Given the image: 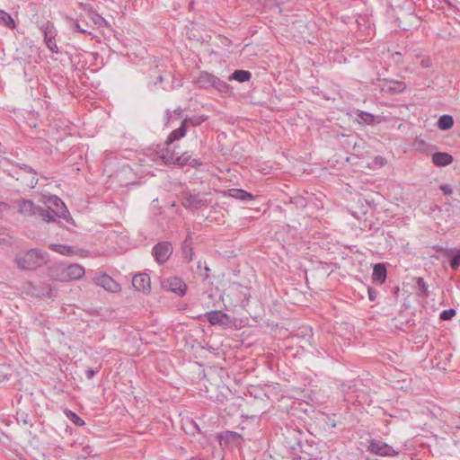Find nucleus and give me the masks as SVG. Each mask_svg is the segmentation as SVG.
<instances>
[{
  "mask_svg": "<svg viewBox=\"0 0 460 460\" xmlns=\"http://www.w3.org/2000/svg\"><path fill=\"white\" fill-rule=\"evenodd\" d=\"M44 254L40 249H31L23 255H17L14 261L17 267L22 270H33L44 261Z\"/></svg>",
  "mask_w": 460,
  "mask_h": 460,
  "instance_id": "1",
  "label": "nucleus"
},
{
  "mask_svg": "<svg viewBox=\"0 0 460 460\" xmlns=\"http://www.w3.org/2000/svg\"><path fill=\"white\" fill-rule=\"evenodd\" d=\"M18 212L24 217H39L43 221L49 223L53 220L51 211L43 207L36 206L31 199H21L18 201Z\"/></svg>",
  "mask_w": 460,
  "mask_h": 460,
  "instance_id": "2",
  "label": "nucleus"
},
{
  "mask_svg": "<svg viewBox=\"0 0 460 460\" xmlns=\"http://www.w3.org/2000/svg\"><path fill=\"white\" fill-rule=\"evenodd\" d=\"M48 203L49 205L44 208L51 211L53 214V220L51 222H56V217H59L65 219L67 223L74 224V220L61 199L57 196H51L49 198Z\"/></svg>",
  "mask_w": 460,
  "mask_h": 460,
  "instance_id": "3",
  "label": "nucleus"
},
{
  "mask_svg": "<svg viewBox=\"0 0 460 460\" xmlns=\"http://www.w3.org/2000/svg\"><path fill=\"white\" fill-rule=\"evenodd\" d=\"M367 451L379 456H397L399 455V452L392 446L374 438L368 440Z\"/></svg>",
  "mask_w": 460,
  "mask_h": 460,
  "instance_id": "4",
  "label": "nucleus"
},
{
  "mask_svg": "<svg viewBox=\"0 0 460 460\" xmlns=\"http://www.w3.org/2000/svg\"><path fill=\"white\" fill-rule=\"evenodd\" d=\"M172 253V245L170 242L164 241L156 243L152 249V255L159 264L165 263Z\"/></svg>",
  "mask_w": 460,
  "mask_h": 460,
  "instance_id": "5",
  "label": "nucleus"
},
{
  "mask_svg": "<svg viewBox=\"0 0 460 460\" xmlns=\"http://www.w3.org/2000/svg\"><path fill=\"white\" fill-rule=\"evenodd\" d=\"M162 288L167 291L173 292L180 296L186 294L187 285L178 277H170L161 282Z\"/></svg>",
  "mask_w": 460,
  "mask_h": 460,
  "instance_id": "6",
  "label": "nucleus"
},
{
  "mask_svg": "<svg viewBox=\"0 0 460 460\" xmlns=\"http://www.w3.org/2000/svg\"><path fill=\"white\" fill-rule=\"evenodd\" d=\"M217 440L221 447H238L243 440V436L234 431H223L217 434Z\"/></svg>",
  "mask_w": 460,
  "mask_h": 460,
  "instance_id": "7",
  "label": "nucleus"
},
{
  "mask_svg": "<svg viewBox=\"0 0 460 460\" xmlns=\"http://www.w3.org/2000/svg\"><path fill=\"white\" fill-rule=\"evenodd\" d=\"M206 319L211 325L228 327L231 324L230 316L222 311H210L205 314Z\"/></svg>",
  "mask_w": 460,
  "mask_h": 460,
  "instance_id": "8",
  "label": "nucleus"
},
{
  "mask_svg": "<svg viewBox=\"0 0 460 460\" xmlns=\"http://www.w3.org/2000/svg\"><path fill=\"white\" fill-rule=\"evenodd\" d=\"M165 146L160 148L156 151L158 157L165 164H175L176 156H178L179 152H176L175 146L164 144Z\"/></svg>",
  "mask_w": 460,
  "mask_h": 460,
  "instance_id": "9",
  "label": "nucleus"
},
{
  "mask_svg": "<svg viewBox=\"0 0 460 460\" xmlns=\"http://www.w3.org/2000/svg\"><path fill=\"white\" fill-rule=\"evenodd\" d=\"M94 280L98 286L103 288L109 292L116 293L121 289L120 285L107 274L98 276Z\"/></svg>",
  "mask_w": 460,
  "mask_h": 460,
  "instance_id": "10",
  "label": "nucleus"
},
{
  "mask_svg": "<svg viewBox=\"0 0 460 460\" xmlns=\"http://www.w3.org/2000/svg\"><path fill=\"white\" fill-rule=\"evenodd\" d=\"M132 285L136 290L146 293L151 289V279L146 273H137L132 279Z\"/></svg>",
  "mask_w": 460,
  "mask_h": 460,
  "instance_id": "11",
  "label": "nucleus"
},
{
  "mask_svg": "<svg viewBox=\"0 0 460 460\" xmlns=\"http://www.w3.org/2000/svg\"><path fill=\"white\" fill-rule=\"evenodd\" d=\"M380 86L382 91L390 93H400L406 89V84L404 82L392 79H383Z\"/></svg>",
  "mask_w": 460,
  "mask_h": 460,
  "instance_id": "12",
  "label": "nucleus"
},
{
  "mask_svg": "<svg viewBox=\"0 0 460 460\" xmlns=\"http://www.w3.org/2000/svg\"><path fill=\"white\" fill-rule=\"evenodd\" d=\"M43 33L44 40L48 49L52 53H58V49L55 40L56 32L54 30V26L52 24L48 23L43 29Z\"/></svg>",
  "mask_w": 460,
  "mask_h": 460,
  "instance_id": "13",
  "label": "nucleus"
},
{
  "mask_svg": "<svg viewBox=\"0 0 460 460\" xmlns=\"http://www.w3.org/2000/svg\"><path fill=\"white\" fill-rule=\"evenodd\" d=\"M183 204L185 207L194 209H199L202 207L208 206L207 200L200 194L191 193H188L185 195Z\"/></svg>",
  "mask_w": 460,
  "mask_h": 460,
  "instance_id": "14",
  "label": "nucleus"
},
{
  "mask_svg": "<svg viewBox=\"0 0 460 460\" xmlns=\"http://www.w3.org/2000/svg\"><path fill=\"white\" fill-rule=\"evenodd\" d=\"M66 280L79 279L84 275V269L79 264H70L64 269Z\"/></svg>",
  "mask_w": 460,
  "mask_h": 460,
  "instance_id": "15",
  "label": "nucleus"
},
{
  "mask_svg": "<svg viewBox=\"0 0 460 460\" xmlns=\"http://www.w3.org/2000/svg\"><path fill=\"white\" fill-rule=\"evenodd\" d=\"M387 276V270L383 263H376L373 268L372 280L376 284L385 283Z\"/></svg>",
  "mask_w": 460,
  "mask_h": 460,
  "instance_id": "16",
  "label": "nucleus"
},
{
  "mask_svg": "<svg viewBox=\"0 0 460 460\" xmlns=\"http://www.w3.org/2000/svg\"><path fill=\"white\" fill-rule=\"evenodd\" d=\"M225 194L242 201H249L254 199L252 193L242 189H230Z\"/></svg>",
  "mask_w": 460,
  "mask_h": 460,
  "instance_id": "17",
  "label": "nucleus"
},
{
  "mask_svg": "<svg viewBox=\"0 0 460 460\" xmlns=\"http://www.w3.org/2000/svg\"><path fill=\"white\" fill-rule=\"evenodd\" d=\"M187 129H188V128L186 127L185 122L181 121V126L178 128L172 130L169 134V136L166 139V144L173 145V143L176 140H180L181 138L184 137L187 133Z\"/></svg>",
  "mask_w": 460,
  "mask_h": 460,
  "instance_id": "18",
  "label": "nucleus"
},
{
  "mask_svg": "<svg viewBox=\"0 0 460 460\" xmlns=\"http://www.w3.org/2000/svg\"><path fill=\"white\" fill-rule=\"evenodd\" d=\"M432 162L437 166H447L453 162V157L448 153L436 152L432 155Z\"/></svg>",
  "mask_w": 460,
  "mask_h": 460,
  "instance_id": "19",
  "label": "nucleus"
},
{
  "mask_svg": "<svg viewBox=\"0 0 460 460\" xmlns=\"http://www.w3.org/2000/svg\"><path fill=\"white\" fill-rule=\"evenodd\" d=\"M216 75L208 73V72H201L196 80V84L200 88H210L213 87V79H215Z\"/></svg>",
  "mask_w": 460,
  "mask_h": 460,
  "instance_id": "20",
  "label": "nucleus"
},
{
  "mask_svg": "<svg viewBox=\"0 0 460 460\" xmlns=\"http://www.w3.org/2000/svg\"><path fill=\"white\" fill-rule=\"evenodd\" d=\"M252 78V74L248 70L237 69L234 70L228 77L229 81H238L240 83H244L250 81Z\"/></svg>",
  "mask_w": 460,
  "mask_h": 460,
  "instance_id": "21",
  "label": "nucleus"
},
{
  "mask_svg": "<svg viewBox=\"0 0 460 460\" xmlns=\"http://www.w3.org/2000/svg\"><path fill=\"white\" fill-rule=\"evenodd\" d=\"M213 82L214 84L212 88L216 89L218 93L225 95H231L233 93L232 86L219 79L217 76L213 79Z\"/></svg>",
  "mask_w": 460,
  "mask_h": 460,
  "instance_id": "22",
  "label": "nucleus"
},
{
  "mask_svg": "<svg viewBox=\"0 0 460 460\" xmlns=\"http://www.w3.org/2000/svg\"><path fill=\"white\" fill-rule=\"evenodd\" d=\"M437 125L441 130L450 129L454 126V119L448 114L442 115L439 117Z\"/></svg>",
  "mask_w": 460,
  "mask_h": 460,
  "instance_id": "23",
  "label": "nucleus"
},
{
  "mask_svg": "<svg viewBox=\"0 0 460 460\" xmlns=\"http://www.w3.org/2000/svg\"><path fill=\"white\" fill-rule=\"evenodd\" d=\"M190 243H191V238L190 235H188L182 243L183 257L188 262L192 261L193 255H194V252H193L192 247L190 246Z\"/></svg>",
  "mask_w": 460,
  "mask_h": 460,
  "instance_id": "24",
  "label": "nucleus"
},
{
  "mask_svg": "<svg viewBox=\"0 0 460 460\" xmlns=\"http://www.w3.org/2000/svg\"><path fill=\"white\" fill-rule=\"evenodd\" d=\"M49 249L63 255L73 253V247L68 245L51 243L49 244Z\"/></svg>",
  "mask_w": 460,
  "mask_h": 460,
  "instance_id": "25",
  "label": "nucleus"
},
{
  "mask_svg": "<svg viewBox=\"0 0 460 460\" xmlns=\"http://www.w3.org/2000/svg\"><path fill=\"white\" fill-rule=\"evenodd\" d=\"M416 288H417V294L418 296L421 297L428 296V286L426 282L424 281L423 278H417L416 279Z\"/></svg>",
  "mask_w": 460,
  "mask_h": 460,
  "instance_id": "26",
  "label": "nucleus"
},
{
  "mask_svg": "<svg viewBox=\"0 0 460 460\" xmlns=\"http://www.w3.org/2000/svg\"><path fill=\"white\" fill-rule=\"evenodd\" d=\"M358 119H360V122L367 125H373L375 123V116L367 111H358Z\"/></svg>",
  "mask_w": 460,
  "mask_h": 460,
  "instance_id": "27",
  "label": "nucleus"
},
{
  "mask_svg": "<svg viewBox=\"0 0 460 460\" xmlns=\"http://www.w3.org/2000/svg\"><path fill=\"white\" fill-rule=\"evenodd\" d=\"M0 22L8 28H13L15 26L14 20L8 13L4 10H0Z\"/></svg>",
  "mask_w": 460,
  "mask_h": 460,
  "instance_id": "28",
  "label": "nucleus"
},
{
  "mask_svg": "<svg viewBox=\"0 0 460 460\" xmlns=\"http://www.w3.org/2000/svg\"><path fill=\"white\" fill-rule=\"evenodd\" d=\"M450 260V267L456 270L460 267V249L456 252L452 249V255L448 258Z\"/></svg>",
  "mask_w": 460,
  "mask_h": 460,
  "instance_id": "29",
  "label": "nucleus"
},
{
  "mask_svg": "<svg viewBox=\"0 0 460 460\" xmlns=\"http://www.w3.org/2000/svg\"><path fill=\"white\" fill-rule=\"evenodd\" d=\"M207 117H193V118H185L182 121L185 122L186 127L188 128L189 125H191L192 127H198L202 122L207 120Z\"/></svg>",
  "mask_w": 460,
  "mask_h": 460,
  "instance_id": "30",
  "label": "nucleus"
},
{
  "mask_svg": "<svg viewBox=\"0 0 460 460\" xmlns=\"http://www.w3.org/2000/svg\"><path fill=\"white\" fill-rule=\"evenodd\" d=\"M66 414L67 418L75 425L78 427L84 425V420L81 419L76 413H75L72 411H66Z\"/></svg>",
  "mask_w": 460,
  "mask_h": 460,
  "instance_id": "31",
  "label": "nucleus"
},
{
  "mask_svg": "<svg viewBox=\"0 0 460 460\" xmlns=\"http://www.w3.org/2000/svg\"><path fill=\"white\" fill-rule=\"evenodd\" d=\"M191 155H190L188 153H184L182 155H178L176 156L175 164L181 166L188 165L189 161L190 160Z\"/></svg>",
  "mask_w": 460,
  "mask_h": 460,
  "instance_id": "32",
  "label": "nucleus"
},
{
  "mask_svg": "<svg viewBox=\"0 0 460 460\" xmlns=\"http://www.w3.org/2000/svg\"><path fill=\"white\" fill-rule=\"evenodd\" d=\"M456 314V311L453 308L443 310L440 314V319L443 321H449L451 320Z\"/></svg>",
  "mask_w": 460,
  "mask_h": 460,
  "instance_id": "33",
  "label": "nucleus"
},
{
  "mask_svg": "<svg viewBox=\"0 0 460 460\" xmlns=\"http://www.w3.org/2000/svg\"><path fill=\"white\" fill-rule=\"evenodd\" d=\"M434 249L438 252H440L443 256H445L446 258H449V256L452 255V249H449V248H444L442 246H438V245H436L434 246Z\"/></svg>",
  "mask_w": 460,
  "mask_h": 460,
  "instance_id": "34",
  "label": "nucleus"
},
{
  "mask_svg": "<svg viewBox=\"0 0 460 460\" xmlns=\"http://www.w3.org/2000/svg\"><path fill=\"white\" fill-rule=\"evenodd\" d=\"M91 17H92L93 22L99 26L102 25V23L105 22V20L95 12L92 13Z\"/></svg>",
  "mask_w": 460,
  "mask_h": 460,
  "instance_id": "35",
  "label": "nucleus"
},
{
  "mask_svg": "<svg viewBox=\"0 0 460 460\" xmlns=\"http://www.w3.org/2000/svg\"><path fill=\"white\" fill-rule=\"evenodd\" d=\"M100 370V367H98L96 370L91 368V367H88L86 370H85V376L87 379H93V376L99 372Z\"/></svg>",
  "mask_w": 460,
  "mask_h": 460,
  "instance_id": "36",
  "label": "nucleus"
},
{
  "mask_svg": "<svg viewBox=\"0 0 460 460\" xmlns=\"http://www.w3.org/2000/svg\"><path fill=\"white\" fill-rule=\"evenodd\" d=\"M367 293L369 300L372 302L376 301V299L377 298L378 292L372 288H368Z\"/></svg>",
  "mask_w": 460,
  "mask_h": 460,
  "instance_id": "37",
  "label": "nucleus"
},
{
  "mask_svg": "<svg viewBox=\"0 0 460 460\" xmlns=\"http://www.w3.org/2000/svg\"><path fill=\"white\" fill-rule=\"evenodd\" d=\"M440 190L445 195H451L453 193V189L449 184L441 185Z\"/></svg>",
  "mask_w": 460,
  "mask_h": 460,
  "instance_id": "38",
  "label": "nucleus"
},
{
  "mask_svg": "<svg viewBox=\"0 0 460 460\" xmlns=\"http://www.w3.org/2000/svg\"><path fill=\"white\" fill-rule=\"evenodd\" d=\"M202 163L199 159L192 158L190 157V160L189 161L188 165L191 166L192 168H199Z\"/></svg>",
  "mask_w": 460,
  "mask_h": 460,
  "instance_id": "39",
  "label": "nucleus"
},
{
  "mask_svg": "<svg viewBox=\"0 0 460 460\" xmlns=\"http://www.w3.org/2000/svg\"><path fill=\"white\" fill-rule=\"evenodd\" d=\"M10 208V205L4 201H0V219L3 217V212L4 210H8Z\"/></svg>",
  "mask_w": 460,
  "mask_h": 460,
  "instance_id": "40",
  "label": "nucleus"
},
{
  "mask_svg": "<svg viewBox=\"0 0 460 460\" xmlns=\"http://www.w3.org/2000/svg\"><path fill=\"white\" fill-rule=\"evenodd\" d=\"M74 28H75V30H76L79 32H82V33L87 32V30L85 28L82 27V25L78 22H75L74 23Z\"/></svg>",
  "mask_w": 460,
  "mask_h": 460,
  "instance_id": "41",
  "label": "nucleus"
},
{
  "mask_svg": "<svg viewBox=\"0 0 460 460\" xmlns=\"http://www.w3.org/2000/svg\"><path fill=\"white\" fill-rule=\"evenodd\" d=\"M20 168H21V169H22V170H24L26 172L32 173V174H36V172H34V170H33L31 166H29V165H27V164H22V165L20 166Z\"/></svg>",
  "mask_w": 460,
  "mask_h": 460,
  "instance_id": "42",
  "label": "nucleus"
},
{
  "mask_svg": "<svg viewBox=\"0 0 460 460\" xmlns=\"http://www.w3.org/2000/svg\"><path fill=\"white\" fill-rule=\"evenodd\" d=\"M297 445L299 446L301 452L311 456V453L308 451V447L305 448V445L300 440L297 442Z\"/></svg>",
  "mask_w": 460,
  "mask_h": 460,
  "instance_id": "43",
  "label": "nucleus"
},
{
  "mask_svg": "<svg viewBox=\"0 0 460 460\" xmlns=\"http://www.w3.org/2000/svg\"><path fill=\"white\" fill-rule=\"evenodd\" d=\"M304 445L311 448L314 445V441L306 439Z\"/></svg>",
  "mask_w": 460,
  "mask_h": 460,
  "instance_id": "44",
  "label": "nucleus"
},
{
  "mask_svg": "<svg viewBox=\"0 0 460 460\" xmlns=\"http://www.w3.org/2000/svg\"><path fill=\"white\" fill-rule=\"evenodd\" d=\"M164 76H163V75H159V76L156 78V80L155 81V84H158V83H159V84H162V83L164 82Z\"/></svg>",
  "mask_w": 460,
  "mask_h": 460,
  "instance_id": "45",
  "label": "nucleus"
},
{
  "mask_svg": "<svg viewBox=\"0 0 460 460\" xmlns=\"http://www.w3.org/2000/svg\"><path fill=\"white\" fill-rule=\"evenodd\" d=\"M173 112H174L175 114L179 115V116H181V113H182V109H181V107H178L177 109H175V110L173 111Z\"/></svg>",
  "mask_w": 460,
  "mask_h": 460,
  "instance_id": "46",
  "label": "nucleus"
},
{
  "mask_svg": "<svg viewBox=\"0 0 460 460\" xmlns=\"http://www.w3.org/2000/svg\"><path fill=\"white\" fill-rule=\"evenodd\" d=\"M171 119H172V112H171L169 110H167V111H166V119H167V123L171 120Z\"/></svg>",
  "mask_w": 460,
  "mask_h": 460,
  "instance_id": "47",
  "label": "nucleus"
},
{
  "mask_svg": "<svg viewBox=\"0 0 460 460\" xmlns=\"http://www.w3.org/2000/svg\"><path fill=\"white\" fill-rule=\"evenodd\" d=\"M190 424L193 426L194 429H196L199 432H200L199 428L195 421L191 420Z\"/></svg>",
  "mask_w": 460,
  "mask_h": 460,
  "instance_id": "48",
  "label": "nucleus"
},
{
  "mask_svg": "<svg viewBox=\"0 0 460 460\" xmlns=\"http://www.w3.org/2000/svg\"><path fill=\"white\" fill-rule=\"evenodd\" d=\"M327 425L330 427V428H335L336 427V422L334 420H332L331 423H327Z\"/></svg>",
  "mask_w": 460,
  "mask_h": 460,
  "instance_id": "49",
  "label": "nucleus"
},
{
  "mask_svg": "<svg viewBox=\"0 0 460 460\" xmlns=\"http://www.w3.org/2000/svg\"><path fill=\"white\" fill-rule=\"evenodd\" d=\"M201 264H202V262H201V261H199V262H198V268H199V269L202 268V265H201Z\"/></svg>",
  "mask_w": 460,
  "mask_h": 460,
  "instance_id": "50",
  "label": "nucleus"
},
{
  "mask_svg": "<svg viewBox=\"0 0 460 460\" xmlns=\"http://www.w3.org/2000/svg\"><path fill=\"white\" fill-rule=\"evenodd\" d=\"M35 181V182H38V180H35V178H32V180L31 181V183H33Z\"/></svg>",
  "mask_w": 460,
  "mask_h": 460,
  "instance_id": "51",
  "label": "nucleus"
},
{
  "mask_svg": "<svg viewBox=\"0 0 460 460\" xmlns=\"http://www.w3.org/2000/svg\"><path fill=\"white\" fill-rule=\"evenodd\" d=\"M35 181V182H38V180H35V178H32V180L31 181V183H33Z\"/></svg>",
  "mask_w": 460,
  "mask_h": 460,
  "instance_id": "52",
  "label": "nucleus"
},
{
  "mask_svg": "<svg viewBox=\"0 0 460 460\" xmlns=\"http://www.w3.org/2000/svg\"><path fill=\"white\" fill-rule=\"evenodd\" d=\"M35 181V182H38V180H35V178H32V180L31 181V183H33Z\"/></svg>",
  "mask_w": 460,
  "mask_h": 460,
  "instance_id": "53",
  "label": "nucleus"
},
{
  "mask_svg": "<svg viewBox=\"0 0 460 460\" xmlns=\"http://www.w3.org/2000/svg\"><path fill=\"white\" fill-rule=\"evenodd\" d=\"M35 181V182H38V180H35V178H32V180L31 181V183H33Z\"/></svg>",
  "mask_w": 460,
  "mask_h": 460,
  "instance_id": "54",
  "label": "nucleus"
},
{
  "mask_svg": "<svg viewBox=\"0 0 460 460\" xmlns=\"http://www.w3.org/2000/svg\"><path fill=\"white\" fill-rule=\"evenodd\" d=\"M446 4H447L448 5H450V2L448 0H443Z\"/></svg>",
  "mask_w": 460,
  "mask_h": 460,
  "instance_id": "55",
  "label": "nucleus"
},
{
  "mask_svg": "<svg viewBox=\"0 0 460 460\" xmlns=\"http://www.w3.org/2000/svg\"><path fill=\"white\" fill-rule=\"evenodd\" d=\"M204 269H205L207 271H208V270H209V268H208V267H207V266H206Z\"/></svg>",
  "mask_w": 460,
  "mask_h": 460,
  "instance_id": "56",
  "label": "nucleus"
},
{
  "mask_svg": "<svg viewBox=\"0 0 460 460\" xmlns=\"http://www.w3.org/2000/svg\"><path fill=\"white\" fill-rule=\"evenodd\" d=\"M202 460V459H201Z\"/></svg>",
  "mask_w": 460,
  "mask_h": 460,
  "instance_id": "57",
  "label": "nucleus"
}]
</instances>
